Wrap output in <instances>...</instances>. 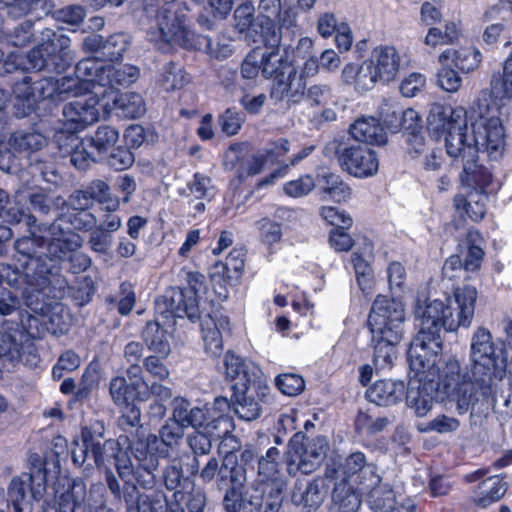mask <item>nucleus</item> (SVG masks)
<instances>
[{
    "mask_svg": "<svg viewBox=\"0 0 512 512\" xmlns=\"http://www.w3.org/2000/svg\"><path fill=\"white\" fill-rule=\"evenodd\" d=\"M46 289L37 292L34 291L30 293L31 295V304H28L27 298L25 299L26 306L31 310V312H21V315L17 318V320H12L11 325L16 326V323L19 326V329L23 331V341L25 342L28 338H41L44 336L47 329V316L44 315V303L42 299V294Z\"/></svg>",
    "mask_w": 512,
    "mask_h": 512,
    "instance_id": "393cba45",
    "label": "nucleus"
},
{
    "mask_svg": "<svg viewBox=\"0 0 512 512\" xmlns=\"http://www.w3.org/2000/svg\"><path fill=\"white\" fill-rule=\"evenodd\" d=\"M405 391L403 381L380 380L367 390L366 396L378 406H391L402 401Z\"/></svg>",
    "mask_w": 512,
    "mask_h": 512,
    "instance_id": "ea45409f",
    "label": "nucleus"
},
{
    "mask_svg": "<svg viewBox=\"0 0 512 512\" xmlns=\"http://www.w3.org/2000/svg\"><path fill=\"white\" fill-rule=\"evenodd\" d=\"M46 471L42 463L35 464L28 473L12 478L8 487V496L16 512H21L23 505L30 500L39 501L43 498L47 483Z\"/></svg>",
    "mask_w": 512,
    "mask_h": 512,
    "instance_id": "a211bd4d",
    "label": "nucleus"
},
{
    "mask_svg": "<svg viewBox=\"0 0 512 512\" xmlns=\"http://www.w3.org/2000/svg\"><path fill=\"white\" fill-rule=\"evenodd\" d=\"M107 95V99L102 103L105 116L114 112L118 117L135 119L145 113L143 98L137 93L119 94L116 90H110Z\"/></svg>",
    "mask_w": 512,
    "mask_h": 512,
    "instance_id": "c85d7f7f",
    "label": "nucleus"
},
{
    "mask_svg": "<svg viewBox=\"0 0 512 512\" xmlns=\"http://www.w3.org/2000/svg\"><path fill=\"white\" fill-rule=\"evenodd\" d=\"M325 477L336 482L360 485L361 488L381 482L376 466L368 463L366 456L360 451L351 453L342 463H327Z\"/></svg>",
    "mask_w": 512,
    "mask_h": 512,
    "instance_id": "2eb2a0df",
    "label": "nucleus"
},
{
    "mask_svg": "<svg viewBox=\"0 0 512 512\" xmlns=\"http://www.w3.org/2000/svg\"><path fill=\"white\" fill-rule=\"evenodd\" d=\"M106 66L107 63L99 56L87 57L77 63L75 76L81 81H87L91 92L96 85L103 88L104 81L108 80Z\"/></svg>",
    "mask_w": 512,
    "mask_h": 512,
    "instance_id": "37998d69",
    "label": "nucleus"
},
{
    "mask_svg": "<svg viewBox=\"0 0 512 512\" xmlns=\"http://www.w3.org/2000/svg\"><path fill=\"white\" fill-rule=\"evenodd\" d=\"M349 133L356 143L365 142L383 145L387 142V135L379 121L374 117H361L350 125Z\"/></svg>",
    "mask_w": 512,
    "mask_h": 512,
    "instance_id": "79ce46f5",
    "label": "nucleus"
},
{
    "mask_svg": "<svg viewBox=\"0 0 512 512\" xmlns=\"http://www.w3.org/2000/svg\"><path fill=\"white\" fill-rule=\"evenodd\" d=\"M12 321L5 319L0 328V362L5 364H15L21 358L23 347V331L16 326L11 325Z\"/></svg>",
    "mask_w": 512,
    "mask_h": 512,
    "instance_id": "72a5a7b5",
    "label": "nucleus"
},
{
    "mask_svg": "<svg viewBox=\"0 0 512 512\" xmlns=\"http://www.w3.org/2000/svg\"><path fill=\"white\" fill-rule=\"evenodd\" d=\"M214 190L210 177L195 173L187 183L186 189H183L180 194L186 197L193 196L196 200L210 201L214 196Z\"/></svg>",
    "mask_w": 512,
    "mask_h": 512,
    "instance_id": "4d7b16f0",
    "label": "nucleus"
},
{
    "mask_svg": "<svg viewBox=\"0 0 512 512\" xmlns=\"http://www.w3.org/2000/svg\"><path fill=\"white\" fill-rule=\"evenodd\" d=\"M379 81L389 82L396 78L400 67V56L392 46H378L367 59Z\"/></svg>",
    "mask_w": 512,
    "mask_h": 512,
    "instance_id": "473e14b6",
    "label": "nucleus"
},
{
    "mask_svg": "<svg viewBox=\"0 0 512 512\" xmlns=\"http://www.w3.org/2000/svg\"><path fill=\"white\" fill-rule=\"evenodd\" d=\"M361 491L366 493V502L373 512H401L393 489L382 478L379 484L366 486Z\"/></svg>",
    "mask_w": 512,
    "mask_h": 512,
    "instance_id": "e433bc0d",
    "label": "nucleus"
},
{
    "mask_svg": "<svg viewBox=\"0 0 512 512\" xmlns=\"http://www.w3.org/2000/svg\"><path fill=\"white\" fill-rule=\"evenodd\" d=\"M187 287L172 288L164 296V303L173 317H187L191 322L200 318L198 295L206 290L205 277L194 271H184Z\"/></svg>",
    "mask_w": 512,
    "mask_h": 512,
    "instance_id": "ddd939ff",
    "label": "nucleus"
},
{
    "mask_svg": "<svg viewBox=\"0 0 512 512\" xmlns=\"http://www.w3.org/2000/svg\"><path fill=\"white\" fill-rule=\"evenodd\" d=\"M190 79L185 70L179 64L170 62L163 66L159 83L166 91L183 88Z\"/></svg>",
    "mask_w": 512,
    "mask_h": 512,
    "instance_id": "6e6d98bb",
    "label": "nucleus"
},
{
    "mask_svg": "<svg viewBox=\"0 0 512 512\" xmlns=\"http://www.w3.org/2000/svg\"><path fill=\"white\" fill-rule=\"evenodd\" d=\"M165 504H167V500L162 494H139L137 492L133 504L127 505V507L128 512H131L132 509L135 512H163Z\"/></svg>",
    "mask_w": 512,
    "mask_h": 512,
    "instance_id": "680f3d73",
    "label": "nucleus"
},
{
    "mask_svg": "<svg viewBox=\"0 0 512 512\" xmlns=\"http://www.w3.org/2000/svg\"><path fill=\"white\" fill-rule=\"evenodd\" d=\"M13 54L16 56L14 59L16 70L39 71L47 69L52 72V66L49 63L52 62V60L46 55L45 50L40 43L25 55L18 52H13Z\"/></svg>",
    "mask_w": 512,
    "mask_h": 512,
    "instance_id": "603ef678",
    "label": "nucleus"
},
{
    "mask_svg": "<svg viewBox=\"0 0 512 512\" xmlns=\"http://www.w3.org/2000/svg\"><path fill=\"white\" fill-rule=\"evenodd\" d=\"M224 366L226 378L233 382V391L238 390L241 383L250 386L264 381L259 366L231 352L225 355Z\"/></svg>",
    "mask_w": 512,
    "mask_h": 512,
    "instance_id": "cd10ccee",
    "label": "nucleus"
},
{
    "mask_svg": "<svg viewBox=\"0 0 512 512\" xmlns=\"http://www.w3.org/2000/svg\"><path fill=\"white\" fill-rule=\"evenodd\" d=\"M85 139L89 146L97 153L98 158L102 159L117 144L119 131L112 126L101 125L92 136Z\"/></svg>",
    "mask_w": 512,
    "mask_h": 512,
    "instance_id": "864d4df0",
    "label": "nucleus"
},
{
    "mask_svg": "<svg viewBox=\"0 0 512 512\" xmlns=\"http://www.w3.org/2000/svg\"><path fill=\"white\" fill-rule=\"evenodd\" d=\"M439 63L450 64L464 73L478 68L481 53L473 48L446 49L438 57Z\"/></svg>",
    "mask_w": 512,
    "mask_h": 512,
    "instance_id": "c03bdc74",
    "label": "nucleus"
},
{
    "mask_svg": "<svg viewBox=\"0 0 512 512\" xmlns=\"http://www.w3.org/2000/svg\"><path fill=\"white\" fill-rule=\"evenodd\" d=\"M486 111L436 104L428 114L427 129L436 140L444 137L447 155L462 165L478 158L480 151L497 160L504 151L505 130L501 121L485 118Z\"/></svg>",
    "mask_w": 512,
    "mask_h": 512,
    "instance_id": "f257e3e1",
    "label": "nucleus"
},
{
    "mask_svg": "<svg viewBox=\"0 0 512 512\" xmlns=\"http://www.w3.org/2000/svg\"><path fill=\"white\" fill-rule=\"evenodd\" d=\"M13 94L18 114L26 116L35 109L38 100L31 77L25 76L21 81L16 82L13 86Z\"/></svg>",
    "mask_w": 512,
    "mask_h": 512,
    "instance_id": "3c124183",
    "label": "nucleus"
},
{
    "mask_svg": "<svg viewBox=\"0 0 512 512\" xmlns=\"http://www.w3.org/2000/svg\"><path fill=\"white\" fill-rule=\"evenodd\" d=\"M443 351L442 340H427L415 337L409 347L407 358L410 368V380L419 383L441 386L442 371L445 363L440 366Z\"/></svg>",
    "mask_w": 512,
    "mask_h": 512,
    "instance_id": "1a4fd4ad",
    "label": "nucleus"
},
{
    "mask_svg": "<svg viewBox=\"0 0 512 512\" xmlns=\"http://www.w3.org/2000/svg\"><path fill=\"white\" fill-rule=\"evenodd\" d=\"M341 78L344 84L353 86L359 93L372 89L376 82L379 81L367 60L363 61L360 65L346 64L342 69Z\"/></svg>",
    "mask_w": 512,
    "mask_h": 512,
    "instance_id": "a19ab883",
    "label": "nucleus"
},
{
    "mask_svg": "<svg viewBox=\"0 0 512 512\" xmlns=\"http://www.w3.org/2000/svg\"><path fill=\"white\" fill-rule=\"evenodd\" d=\"M32 254L21 253L26 257L21 269L16 265L0 264V283L6 282L10 287L21 290L29 305L32 303L30 293L48 289L55 280V266L47 264L39 253Z\"/></svg>",
    "mask_w": 512,
    "mask_h": 512,
    "instance_id": "423d86ee",
    "label": "nucleus"
},
{
    "mask_svg": "<svg viewBox=\"0 0 512 512\" xmlns=\"http://www.w3.org/2000/svg\"><path fill=\"white\" fill-rule=\"evenodd\" d=\"M132 388L137 390L136 397L141 401H145L150 396H153L155 401L165 402L172 397V390L158 382L148 385L142 379H138L132 383Z\"/></svg>",
    "mask_w": 512,
    "mask_h": 512,
    "instance_id": "052dcab7",
    "label": "nucleus"
},
{
    "mask_svg": "<svg viewBox=\"0 0 512 512\" xmlns=\"http://www.w3.org/2000/svg\"><path fill=\"white\" fill-rule=\"evenodd\" d=\"M320 181L323 191L336 201L346 200L351 194L349 186L336 174L325 173Z\"/></svg>",
    "mask_w": 512,
    "mask_h": 512,
    "instance_id": "0e129e2a",
    "label": "nucleus"
},
{
    "mask_svg": "<svg viewBox=\"0 0 512 512\" xmlns=\"http://www.w3.org/2000/svg\"><path fill=\"white\" fill-rule=\"evenodd\" d=\"M57 81L58 99L62 100L66 97H78L89 92V83L81 81L76 76H66Z\"/></svg>",
    "mask_w": 512,
    "mask_h": 512,
    "instance_id": "338daca9",
    "label": "nucleus"
},
{
    "mask_svg": "<svg viewBox=\"0 0 512 512\" xmlns=\"http://www.w3.org/2000/svg\"><path fill=\"white\" fill-rule=\"evenodd\" d=\"M246 512H278L282 504L281 490L274 482L257 480L244 492Z\"/></svg>",
    "mask_w": 512,
    "mask_h": 512,
    "instance_id": "5701e85b",
    "label": "nucleus"
},
{
    "mask_svg": "<svg viewBox=\"0 0 512 512\" xmlns=\"http://www.w3.org/2000/svg\"><path fill=\"white\" fill-rule=\"evenodd\" d=\"M471 373L484 375L502 381L506 376L507 358L503 349L497 348L491 333L485 328H478L471 340Z\"/></svg>",
    "mask_w": 512,
    "mask_h": 512,
    "instance_id": "9d476101",
    "label": "nucleus"
},
{
    "mask_svg": "<svg viewBox=\"0 0 512 512\" xmlns=\"http://www.w3.org/2000/svg\"><path fill=\"white\" fill-rule=\"evenodd\" d=\"M435 385L409 381L406 405L417 417H424L433 408Z\"/></svg>",
    "mask_w": 512,
    "mask_h": 512,
    "instance_id": "4c0bfd02",
    "label": "nucleus"
},
{
    "mask_svg": "<svg viewBox=\"0 0 512 512\" xmlns=\"http://www.w3.org/2000/svg\"><path fill=\"white\" fill-rule=\"evenodd\" d=\"M327 449L328 443L324 437L306 438L303 441L291 440L286 460L288 473L292 476L298 472L312 473L321 464Z\"/></svg>",
    "mask_w": 512,
    "mask_h": 512,
    "instance_id": "f3484780",
    "label": "nucleus"
},
{
    "mask_svg": "<svg viewBox=\"0 0 512 512\" xmlns=\"http://www.w3.org/2000/svg\"><path fill=\"white\" fill-rule=\"evenodd\" d=\"M371 342L374 348L373 362L376 369L391 368L396 358V345L398 343H388L385 340H371Z\"/></svg>",
    "mask_w": 512,
    "mask_h": 512,
    "instance_id": "e2e57ef3",
    "label": "nucleus"
},
{
    "mask_svg": "<svg viewBox=\"0 0 512 512\" xmlns=\"http://www.w3.org/2000/svg\"><path fill=\"white\" fill-rule=\"evenodd\" d=\"M35 221L29 225L25 218L21 220L29 227V236H24L15 241L17 252L25 255L39 253L47 264L55 266V281L64 282L59 275V263L81 247V237L72 232L71 227L77 230L91 231L97 225L96 216L88 210H73L61 215L50 225H36Z\"/></svg>",
    "mask_w": 512,
    "mask_h": 512,
    "instance_id": "f03ea898",
    "label": "nucleus"
},
{
    "mask_svg": "<svg viewBox=\"0 0 512 512\" xmlns=\"http://www.w3.org/2000/svg\"><path fill=\"white\" fill-rule=\"evenodd\" d=\"M105 428L100 422L85 426L81 433V443L74 441L72 449V459L74 464L82 466L87 462V466L92 464V460L98 468L105 470L113 461L121 446L128 444V436L120 435L116 440L104 439Z\"/></svg>",
    "mask_w": 512,
    "mask_h": 512,
    "instance_id": "0eeeda50",
    "label": "nucleus"
},
{
    "mask_svg": "<svg viewBox=\"0 0 512 512\" xmlns=\"http://www.w3.org/2000/svg\"><path fill=\"white\" fill-rule=\"evenodd\" d=\"M378 111L384 125L393 133L398 132L402 128H413L414 122L418 119V114L415 110H403V108L392 99H384Z\"/></svg>",
    "mask_w": 512,
    "mask_h": 512,
    "instance_id": "f704fd0d",
    "label": "nucleus"
},
{
    "mask_svg": "<svg viewBox=\"0 0 512 512\" xmlns=\"http://www.w3.org/2000/svg\"><path fill=\"white\" fill-rule=\"evenodd\" d=\"M391 422V419L385 416L372 417L366 412H359L355 419V427L359 433L374 435L385 430Z\"/></svg>",
    "mask_w": 512,
    "mask_h": 512,
    "instance_id": "69168bd1",
    "label": "nucleus"
},
{
    "mask_svg": "<svg viewBox=\"0 0 512 512\" xmlns=\"http://www.w3.org/2000/svg\"><path fill=\"white\" fill-rule=\"evenodd\" d=\"M463 172L460 175L461 182L471 190L485 192V189L492 182V173L484 165L479 163V157L472 159L463 165Z\"/></svg>",
    "mask_w": 512,
    "mask_h": 512,
    "instance_id": "de8ad7c7",
    "label": "nucleus"
},
{
    "mask_svg": "<svg viewBox=\"0 0 512 512\" xmlns=\"http://www.w3.org/2000/svg\"><path fill=\"white\" fill-rule=\"evenodd\" d=\"M204 483H211L216 479L220 488L228 483L243 485L246 481V470L237 462L236 455L226 454L221 465L215 457H211L205 466L198 473Z\"/></svg>",
    "mask_w": 512,
    "mask_h": 512,
    "instance_id": "412c9836",
    "label": "nucleus"
},
{
    "mask_svg": "<svg viewBox=\"0 0 512 512\" xmlns=\"http://www.w3.org/2000/svg\"><path fill=\"white\" fill-rule=\"evenodd\" d=\"M4 143L7 149L14 155L17 153L23 156H29L34 152L41 150L47 145V138L35 130H19L12 133L9 141ZM15 156H13L12 167H14ZM15 168H13V172Z\"/></svg>",
    "mask_w": 512,
    "mask_h": 512,
    "instance_id": "c9c22d12",
    "label": "nucleus"
},
{
    "mask_svg": "<svg viewBox=\"0 0 512 512\" xmlns=\"http://www.w3.org/2000/svg\"><path fill=\"white\" fill-rule=\"evenodd\" d=\"M114 467L119 478L124 482L121 486L120 481L110 468L105 470V481L108 490L112 494L115 501H124L126 505H132L137 493V486L133 483L135 478L140 485V480L144 474L133 463L129 451L126 446H121L118 450L114 461Z\"/></svg>",
    "mask_w": 512,
    "mask_h": 512,
    "instance_id": "dca6fc26",
    "label": "nucleus"
},
{
    "mask_svg": "<svg viewBox=\"0 0 512 512\" xmlns=\"http://www.w3.org/2000/svg\"><path fill=\"white\" fill-rule=\"evenodd\" d=\"M326 492L325 479L316 478L299 493L300 502L307 507L316 508L323 502Z\"/></svg>",
    "mask_w": 512,
    "mask_h": 512,
    "instance_id": "774afa93",
    "label": "nucleus"
},
{
    "mask_svg": "<svg viewBox=\"0 0 512 512\" xmlns=\"http://www.w3.org/2000/svg\"><path fill=\"white\" fill-rule=\"evenodd\" d=\"M229 330V319L223 314H208L201 320L202 339L208 354L216 357L222 353L223 335Z\"/></svg>",
    "mask_w": 512,
    "mask_h": 512,
    "instance_id": "7c9ffc66",
    "label": "nucleus"
},
{
    "mask_svg": "<svg viewBox=\"0 0 512 512\" xmlns=\"http://www.w3.org/2000/svg\"><path fill=\"white\" fill-rule=\"evenodd\" d=\"M158 437L149 435L146 439H138L130 441L125 446L133 455L136 461V467L144 474L143 479L140 480V486L143 488H151L155 483L154 470L159 465L158 457L155 451L158 447Z\"/></svg>",
    "mask_w": 512,
    "mask_h": 512,
    "instance_id": "4be33fe9",
    "label": "nucleus"
},
{
    "mask_svg": "<svg viewBox=\"0 0 512 512\" xmlns=\"http://www.w3.org/2000/svg\"><path fill=\"white\" fill-rule=\"evenodd\" d=\"M143 11L151 21L147 40L160 51L174 47L192 48L196 34L188 16L189 7L181 0H144Z\"/></svg>",
    "mask_w": 512,
    "mask_h": 512,
    "instance_id": "20e7f679",
    "label": "nucleus"
},
{
    "mask_svg": "<svg viewBox=\"0 0 512 512\" xmlns=\"http://www.w3.org/2000/svg\"><path fill=\"white\" fill-rule=\"evenodd\" d=\"M305 89V79L294 68L291 71H287V74L273 79L270 98L275 103H298L303 98Z\"/></svg>",
    "mask_w": 512,
    "mask_h": 512,
    "instance_id": "c756f323",
    "label": "nucleus"
},
{
    "mask_svg": "<svg viewBox=\"0 0 512 512\" xmlns=\"http://www.w3.org/2000/svg\"><path fill=\"white\" fill-rule=\"evenodd\" d=\"M53 490L54 499L44 501L42 512H76L82 506L87 512H97L108 506L106 489L101 482L92 483L87 490L80 478H59Z\"/></svg>",
    "mask_w": 512,
    "mask_h": 512,
    "instance_id": "39448f33",
    "label": "nucleus"
},
{
    "mask_svg": "<svg viewBox=\"0 0 512 512\" xmlns=\"http://www.w3.org/2000/svg\"><path fill=\"white\" fill-rule=\"evenodd\" d=\"M261 73L266 79H275L296 68L289 57V51L282 47L260 51Z\"/></svg>",
    "mask_w": 512,
    "mask_h": 512,
    "instance_id": "58836bf2",
    "label": "nucleus"
},
{
    "mask_svg": "<svg viewBox=\"0 0 512 512\" xmlns=\"http://www.w3.org/2000/svg\"><path fill=\"white\" fill-rule=\"evenodd\" d=\"M106 76L108 80L104 81L103 92L100 94L107 99L110 90H115L116 86H128L134 83L139 77L138 67L131 64L113 65L107 63Z\"/></svg>",
    "mask_w": 512,
    "mask_h": 512,
    "instance_id": "a18cd8bd",
    "label": "nucleus"
},
{
    "mask_svg": "<svg viewBox=\"0 0 512 512\" xmlns=\"http://www.w3.org/2000/svg\"><path fill=\"white\" fill-rule=\"evenodd\" d=\"M93 93L94 96L87 99L75 100L64 105L62 115L69 133L81 131L99 120L100 108L105 99L102 95L99 97L100 93Z\"/></svg>",
    "mask_w": 512,
    "mask_h": 512,
    "instance_id": "aec40b11",
    "label": "nucleus"
},
{
    "mask_svg": "<svg viewBox=\"0 0 512 512\" xmlns=\"http://www.w3.org/2000/svg\"><path fill=\"white\" fill-rule=\"evenodd\" d=\"M467 251L464 259L459 255L450 256L443 265V276L449 280L468 279V273L478 270L483 260L484 251L480 244L482 238L478 231H469L467 234Z\"/></svg>",
    "mask_w": 512,
    "mask_h": 512,
    "instance_id": "6ab92c4d",
    "label": "nucleus"
},
{
    "mask_svg": "<svg viewBox=\"0 0 512 512\" xmlns=\"http://www.w3.org/2000/svg\"><path fill=\"white\" fill-rule=\"evenodd\" d=\"M506 490V483L499 476H492L482 481L473 491V501L478 506L487 507L500 500Z\"/></svg>",
    "mask_w": 512,
    "mask_h": 512,
    "instance_id": "8fccbe9b",
    "label": "nucleus"
},
{
    "mask_svg": "<svg viewBox=\"0 0 512 512\" xmlns=\"http://www.w3.org/2000/svg\"><path fill=\"white\" fill-rule=\"evenodd\" d=\"M500 382L484 375H472L467 366L462 367L456 358L450 357L445 361L440 387L455 404L458 414L470 413L471 427H481L496 402Z\"/></svg>",
    "mask_w": 512,
    "mask_h": 512,
    "instance_id": "7ed1b4c3",
    "label": "nucleus"
},
{
    "mask_svg": "<svg viewBox=\"0 0 512 512\" xmlns=\"http://www.w3.org/2000/svg\"><path fill=\"white\" fill-rule=\"evenodd\" d=\"M478 298L477 289L471 285L456 287L453 290V298H449L456 307H452L453 319L457 329L468 328L475 314L476 301Z\"/></svg>",
    "mask_w": 512,
    "mask_h": 512,
    "instance_id": "2f4dec72",
    "label": "nucleus"
},
{
    "mask_svg": "<svg viewBox=\"0 0 512 512\" xmlns=\"http://www.w3.org/2000/svg\"><path fill=\"white\" fill-rule=\"evenodd\" d=\"M404 320L405 312L401 302L378 295L368 316L371 340L399 343L404 333Z\"/></svg>",
    "mask_w": 512,
    "mask_h": 512,
    "instance_id": "6e6552de",
    "label": "nucleus"
},
{
    "mask_svg": "<svg viewBox=\"0 0 512 512\" xmlns=\"http://www.w3.org/2000/svg\"><path fill=\"white\" fill-rule=\"evenodd\" d=\"M238 390L233 391L234 395V411L236 415L244 421H254L261 415V402L269 392L268 386L264 381L257 385L244 386L239 385Z\"/></svg>",
    "mask_w": 512,
    "mask_h": 512,
    "instance_id": "b1692460",
    "label": "nucleus"
},
{
    "mask_svg": "<svg viewBox=\"0 0 512 512\" xmlns=\"http://www.w3.org/2000/svg\"><path fill=\"white\" fill-rule=\"evenodd\" d=\"M143 340L148 349L157 353L161 358L170 354V345L166 338V332L155 321L148 322L142 333Z\"/></svg>",
    "mask_w": 512,
    "mask_h": 512,
    "instance_id": "5fc2aeb1",
    "label": "nucleus"
},
{
    "mask_svg": "<svg viewBox=\"0 0 512 512\" xmlns=\"http://www.w3.org/2000/svg\"><path fill=\"white\" fill-rule=\"evenodd\" d=\"M325 152L334 153L340 166L357 178H367L378 171L375 151L364 144L335 139L326 145Z\"/></svg>",
    "mask_w": 512,
    "mask_h": 512,
    "instance_id": "f8f14e48",
    "label": "nucleus"
},
{
    "mask_svg": "<svg viewBox=\"0 0 512 512\" xmlns=\"http://www.w3.org/2000/svg\"><path fill=\"white\" fill-rule=\"evenodd\" d=\"M130 43V35L121 32L106 39L99 34H92L84 38L82 45L86 51L97 53L105 62H113L123 57Z\"/></svg>",
    "mask_w": 512,
    "mask_h": 512,
    "instance_id": "bb28decb",
    "label": "nucleus"
},
{
    "mask_svg": "<svg viewBox=\"0 0 512 512\" xmlns=\"http://www.w3.org/2000/svg\"><path fill=\"white\" fill-rule=\"evenodd\" d=\"M512 99V51L505 59L502 65V71L494 73L490 80L489 90L484 89L480 92L476 103L471 110L476 111L479 108L487 109L482 113L485 118L494 117L501 121V110L507 106Z\"/></svg>",
    "mask_w": 512,
    "mask_h": 512,
    "instance_id": "4468645a",
    "label": "nucleus"
},
{
    "mask_svg": "<svg viewBox=\"0 0 512 512\" xmlns=\"http://www.w3.org/2000/svg\"><path fill=\"white\" fill-rule=\"evenodd\" d=\"M414 317L418 333L415 337L427 340H441V330L456 331L453 319L452 301L450 299L417 300Z\"/></svg>",
    "mask_w": 512,
    "mask_h": 512,
    "instance_id": "9b49d317",
    "label": "nucleus"
},
{
    "mask_svg": "<svg viewBox=\"0 0 512 512\" xmlns=\"http://www.w3.org/2000/svg\"><path fill=\"white\" fill-rule=\"evenodd\" d=\"M487 194L470 190L467 195H457L454 199L456 210L464 211L472 221H480L486 214Z\"/></svg>",
    "mask_w": 512,
    "mask_h": 512,
    "instance_id": "09e8293b",
    "label": "nucleus"
},
{
    "mask_svg": "<svg viewBox=\"0 0 512 512\" xmlns=\"http://www.w3.org/2000/svg\"><path fill=\"white\" fill-rule=\"evenodd\" d=\"M40 44L46 55L52 60L49 62L52 72L61 73L70 66L72 61L68 51L70 38L63 33L62 29H43L40 34Z\"/></svg>",
    "mask_w": 512,
    "mask_h": 512,
    "instance_id": "a878e982",
    "label": "nucleus"
},
{
    "mask_svg": "<svg viewBox=\"0 0 512 512\" xmlns=\"http://www.w3.org/2000/svg\"><path fill=\"white\" fill-rule=\"evenodd\" d=\"M235 429L233 419L226 414L212 416L204 426V431L212 440L234 439L232 432Z\"/></svg>",
    "mask_w": 512,
    "mask_h": 512,
    "instance_id": "bf43d9fd",
    "label": "nucleus"
},
{
    "mask_svg": "<svg viewBox=\"0 0 512 512\" xmlns=\"http://www.w3.org/2000/svg\"><path fill=\"white\" fill-rule=\"evenodd\" d=\"M332 491L333 512H357L361 499L353 484L334 481Z\"/></svg>",
    "mask_w": 512,
    "mask_h": 512,
    "instance_id": "49530a36",
    "label": "nucleus"
},
{
    "mask_svg": "<svg viewBox=\"0 0 512 512\" xmlns=\"http://www.w3.org/2000/svg\"><path fill=\"white\" fill-rule=\"evenodd\" d=\"M85 188L92 201L98 202L103 209L119 210L120 199L110 193L109 185L103 180H94Z\"/></svg>",
    "mask_w": 512,
    "mask_h": 512,
    "instance_id": "13d9d810",
    "label": "nucleus"
}]
</instances>
